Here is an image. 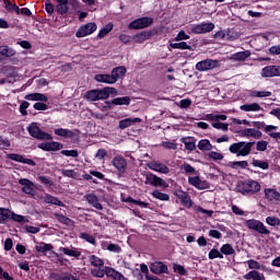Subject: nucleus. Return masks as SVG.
<instances>
[{"mask_svg": "<svg viewBox=\"0 0 280 280\" xmlns=\"http://www.w3.org/2000/svg\"><path fill=\"white\" fill-rule=\"evenodd\" d=\"M253 145H255V142H235L230 145L229 151L236 156H248L253 150Z\"/></svg>", "mask_w": 280, "mask_h": 280, "instance_id": "nucleus-1", "label": "nucleus"}, {"mask_svg": "<svg viewBox=\"0 0 280 280\" xmlns=\"http://www.w3.org/2000/svg\"><path fill=\"white\" fill-rule=\"evenodd\" d=\"M238 191L243 194V196H253V194H258L261 191V185L258 184L257 180H246L243 186H238Z\"/></svg>", "mask_w": 280, "mask_h": 280, "instance_id": "nucleus-2", "label": "nucleus"}, {"mask_svg": "<svg viewBox=\"0 0 280 280\" xmlns=\"http://www.w3.org/2000/svg\"><path fill=\"white\" fill-rule=\"evenodd\" d=\"M207 119L212 122V128L222 130L223 132L229 130V124L221 122L226 121V115L208 114Z\"/></svg>", "mask_w": 280, "mask_h": 280, "instance_id": "nucleus-3", "label": "nucleus"}, {"mask_svg": "<svg viewBox=\"0 0 280 280\" xmlns=\"http://www.w3.org/2000/svg\"><path fill=\"white\" fill-rule=\"evenodd\" d=\"M245 225L250 230L255 231L256 233H259L260 235H270V230L264 225V222L256 220V219H249L245 221Z\"/></svg>", "mask_w": 280, "mask_h": 280, "instance_id": "nucleus-4", "label": "nucleus"}, {"mask_svg": "<svg viewBox=\"0 0 280 280\" xmlns=\"http://www.w3.org/2000/svg\"><path fill=\"white\" fill-rule=\"evenodd\" d=\"M28 133L31 135V137H34V139H40L44 141H51V139H54V137H51V135L40 130V127H38V124L36 122H32L28 127H27Z\"/></svg>", "mask_w": 280, "mask_h": 280, "instance_id": "nucleus-5", "label": "nucleus"}, {"mask_svg": "<svg viewBox=\"0 0 280 280\" xmlns=\"http://www.w3.org/2000/svg\"><path fill=\"white\" fill-rule=\"evenodd\" d=\"M220 67V60L218 59H205L196 63L195 69L200 72L213 71Z\"/></svg>", "mask_w": 280, "mask_h": 280, "instance_id": "nucleus-6", "label": "nucleus"}, {"mask_svg": "<svg viewBox=\"0 0 280 280\" xmlns=\"http://www.w3.org/2000/svg\"><path fill=\"white\" fill-rule=\"evenodd\" d=\"M254 126H257V128H261L266 135H268L271 139H275L276 141L280 139V132L278 126L275 125H266L264 122H254Z\"/></svg>", "mask_w": 280, "mask_h": 280, "instance_id": "nucleus-7", "label": "nucleus"}, {"mask_svg": "<svg viewBox=\"0 0 280 280\" xmlns=\"http://www.w3.org/2000/svg\"><path fill=\"white\" fill-rule=\"evenodd\" d=\"M144 183L145 185H152L153 187H163L164 189H167V187H170L167 182L152 173H148L145 175Z\"/></svg>", "mask_w": 280, "mask_h": 280, "instance_id": "nucleus-8", "label": "nucleus"}, {"mask_svg": "<svg viewBox=\"0 0 280 280\" xmlns=\"http://www.w3.org/2000/svg\"><path fill=\"white\" fill-rule=\"evenodd\" d=\"M152 23H154L152 18H140L129 24V30H143L145 27H150Z\"/></svg>", "mask_w": 280, "mask_h": 280, "instance_id": "nucleus-9", "label": "nucleus"}, {"mask_svg": "<svg viewBox=\"0 0 280 280\" xmlns=\"http://www.w3.org/2000/svg\"><path fill=\"white\" fill-rule=\"evenodd\" d=\"M96 30L97 24L90 22L88 24L80 26L75 36L77 38H84L85 36H91V34H93V32H95Z\"/></svg>", "mask_w": 280, "mask_h": 280, "instance_id": "nucleus-10", "label": "nucleus"}, {"mask_svg": "<svg viewBox=\"0 0 280 280\" xmlns=\"http://www.w3.org/2000/svg\"><path fill=\"white\" fill-rule=\"evenodd\" d=\"M213 30H215V24L209 22L191 26L190 32L191 34H209V32H213Z\"/></svg>", "mask_w": 280, "mask_h": 280, "instance_id": "nucleus-11", "label": "nucleus"}, {"mask_svg": "<svg viewBox=\"0 0 280 280\" xmlns=\"http://www.w3.org/2000/svg\"><path fill=\"white\" fill-rule=\"evenodd\" d=\"M188 183L199 190L209 189L210 187L209 182L201 179L200 175L188 176Z\"/></svg>", "mask_w": 280, "mask_h": 280, "instance_id": "nucleus-12", "label": "nucleus"}, {"mask_svg": "<svg viewBox=\"0 0 280 280\" xmlns=\"http://www.w3.org/2000/svg\"><path fill=\"white\" fill-rule=\"evenodd\" d=\"M261 78H280V66H267L261 69Z\"/></svg>", "mask_w": 280, "mask_h": 280, "instance_id": "nucleus-13", "label": "nucleus"}, {"mask_svg": "<svg viewBox=\"0 0 280 280\" xmlns=\"http://www.w3.org/2000/svg\"><path fill=\"white\" fill-rule=\"evenodd\" d=\"M112 165L119 172V174L126 173V167H128V162H126V159L121 155H117L113 159Z\"/></svg>", "mask_w": 280, "mask_h": 280, "instance_id": "nucleus-14", "label": "nucleus"}, {"mask_svg": "<svg viewBox=\"0 0 280 280\" xmlns=\"http://www.w3.org/2000/svg\"><path fill=\"white\" fill-rule=\"evenodd\" d=\"M7 159H10V161H15V163H23L24 165H31L32 167L36 165V162H34V160L26 159L25 156L16 153L7 154Z\"/></svg>", "mask_w": 280, "mask_h": 280, "instance_id": "nucleus-15", "label": "nucleus"}, {"mask_svg": "<svg viewBox=\"0 0 280 280\" xmlns=\"http://www.w3.org/2000/svg\"><path fill=\"white\" fill-rule=\"evenodd\" d=\"M106 92L103 90H92L90 92H86L84 97L89 102H98V100H106Z\"/></svg>", "mask_w": 280, "mask_h": 280, "instance_id": "nucleus-16", "label": "nucleus"}, {"mask_svg": "<svg viewBox=\"0 0 280 280\" xmlns=\"http://www.w3.org/2000/svg\"><path fill=\"white\" fill-rule=\"evenodd\" d=\"M147 167H149V170H152L153 172H158L159 174H170V167L161 162H149L147 164Z\"/></svg>", "mask_w": 280, "mask_h": 280, "instance_id": "nucleus-17", "label": "nucleus"}, {"mask_svg": "<svg viewBox=\"0 0 280 280\" xmlns=\"http://www.w3.org/2000/svg\"><path fill=\"white\" fill-rule=\"evenodd\" d=\"M241 137H246V139H261L264 133L255 128H246L240 131Z\"/></svg>", "mask_w": 280, "mask_h": 280, "instance_id": "nucleus-18", "label": "nucleus"}, {"mask_svg": "<svg viewBox=\"0 0 280 280\" xmlns=\"http://www.w3.org/2000/svg\"><path fill=\"white\" fill-rule=\"evenodd\" d=\"M19 184L23 186L22 191L28 196H34L36 190L34 189V183L26 178L19 179Z\"/></svg>", "mask_w": 280, "mask_h": 280, "instance_id": "nucleus-19", "label": "nucleus"}, {"mask_svg": "<svg viewBox=\"0 0 280 280\" xmlns=\"http://www.w3.org/2000/svg\"><path fill=\"white\" fill-rule=\"evenodd\" d=\"M265 198L269 200V202H272L273 205H277L280 202V192L277 191L275 188H265Z\"/></svg>", "mask_w": 280, "mask_h": 280, "instance_id": "nucleus-20", "label": "nucleus"}, {"mask_svg": "<svg viewBox=\"0 0 280 280\" xmlns=\"http://www.w3.org/2000/svg\"><path fill=\"white\" fill-rule=\"evenodd\" d=\"M112 104L114 106H128V104H130V97L122 96L114 98L112 102L107 101L106 106H104V108H110Z\"/></svg>", "mask_w": 280, "mask_h": 280, "instance_id": "nucleus-21", "label": "nucleus"}, {"mask_svg": "<svg viewBox=\"0 0 280 280\" xmlns=\"http://www.w3.org/2000/svg\"><path fill=\"white\" fill-rule=\"evenodd\" d=\"M150 270L154 275H164L167 273V265L163 264L162 261H155L151 264Z\"/></svg>", "mask_w": 280, "mask_h": 280, "instance_id": "nucleus-22", "label": "nucleus"}, {"mask_svg": "<svg viewBox=\"0 0 280 280\" xmlns=\"http://www.w3.org/2000/svg\"><path fill=\"white\" fill-rule=\"evenodd\" d=\"M240 109L244 110V113H259V110H262L261 105L258 103L241 105Z\"/></svg>", "mask_w": 280, "mask_h": 280, "instance_id": "nucleus-23", "label": "nucleus"}, {"mask_svg": "<svg viewBox=\"0 0 280 280\" xmlns=\"http://www.w3.org/2000/svg\"><path fill=\"white\" fill-rule=\"evenodd\" d=\"M85 200L89 202V205H92L94 209H98V211H102L103 207L102 203H100V198L95 196L94 194H88L84 196Z\"/></svg>", "mask_w": 280, "mask_h": 280, "instance_id": "nucleus-24", "label": "nucleus"}, {"mask_svg": "<svg viewBox=\"0 0 280 280\" xmlns=\"http://www.w3.org/2000/svg\"><path fill=\"white\" fill-rule=\"evenodd\" d=\"M141 118H126L119 121L120 130H126V128H130L133 124H139Z\"/></svg>", "mask_w": 280, "mask_h": 280, "instance_id": "nucleus-25", "label": "nucleus"}, {"mask_svg": "<svg viewBox=\"0 0 280 280\" xmlns=\"http://www.w3.org/2000/svg\"><path fill=\"white\" fill-rule=\"evenodd\" d=\"M180 142L184 143L185 149L189 152H194V150H196V139L191 137H185L180 139Z\"/></svg>", "mask_w": 280, "mask_h": 280, "instance_id": "nucleus-26", "label": "nucleus"}, {"mask_svg": "<svg viewBox=\"0 0 280 280\" xmlns=\"http://www.w3.org/2000/svg\"><path fill=\"white\" fill-rule=\"evenodd\" d=\"M58 14H67L69 12V0H56Z\"/></svg>", "mask_w": 280, "mask_h": 280, "instance_id": "nucleus-27", "label": "nucleus"}, {"mask_svg": "<svg viewBox=\"0 0 280 280\" xmlns=\"http://www.w3.org/2000/svg\"><path fill=\"white\" fill-rule=\"evenodd\" d=\"M16 55V50L10 48L9 46H0V60L2 58H12Z\"/></svg>", "mask_w": 280, "mask_h": 280, "instance_id": "nucleus-28", "label": "nucleus"}, {"mask_svg": "<svg viewBox=\"0 0 280 280\" xmlns=\"http://www.w3.org/2000/svg\"><path fill=\"white\" fill-rule=\"evenodd\" d=\"M94 80H96V82H103L104 84H115L113 74H96Z\"/></svg>", "mask_w": 280, "mask_h": 280, "instance_id": "nucleus-29", "label": "nucleus"}, {"mask_svg": "<svg viewBox=\"0 0 280 280\" xmlns=\"http://www.w3.org/2000/svg\"><path fill=\"white\" fill-rule=\"evenodd\" d=\"M35 249L40 255H45L46 253H49L50 250H54V245L52 244H47V243H37L36 246H35Z\"/></svg>", "mask_w": 280, "mask_h": 280, "instance_id": "nucleus-30", "label": "nucleus"}, {"mask_svg": "<svg viewBox=\"0 0 280 280\" xmlns=\"http://www.w3.org/2000/svg\"><path fill=\"white\" fill-rule=\"evenodd\" d=\"M182 170L186 176H200V172L196 171L194 166L188 163L182 165Z\"/></svg>", "mask_w": 280, "mask_h": 280, "instance_id": "nucleus-31", "label": "nucleus"}, {"mask_svg": "<svg viewBox=\"0 0 280 280\" xmlns=\"http://www.w3.org/2000/svg\"><path fill=\"white\" fill-rule=\"evenodd\" d=\"M25 100L28 102H47V96L43 93L26 94Z\"/></svg>", "mask_w": 280, "mask_h": 280, "instance_id": "nucleus-32", "label": "nucleus"}, {"mask_svg": "<svg viewBox=\"0 0 280 280\" xmlns=\"http://www.w3.org/2000/svg\"><path fill=\"white\" fill-rule=\"evenodd\" d=\"M246 280H266V276L257 270H252L244 276Z\"/></svg>", "mask_w": 280, "mask_h": 280, "instance_id": "nucleus-33", "label": "nucleus"}, {"mask_svg": "<svg viewBox=\"0 0 280 280\" xmlns=\"http://www.w3.org/2000/svg\"><path fill=\"white\" fill-rule=\"evenodd\" d=\"M250 57V51L245 50V51H241V52H236L231 55L230 60H236L238 62H244V60H246V58Z\"/></svg>", "mask_w": 280, "mask_h": 280, "instance_id": "nucleus-34", "label": "nucleus"}, {"mask_svg": "<svg viewBox=\"0 0 280 280\" xmlns=\"http://www.w3.org/2000/svg\"><path fill=\"white\" fill-rule=\"evenodd\" d=\"M126 67H117L112 70V77L114 78L115 82L119 80V78H124L126 75Z\"/></svg>", "mask_w": 280, "mask_h": 280, "instance_id": "nucleus-35", "label": "nucleus"}, {"mask_svg": "<svg viewBox=\"0 0 280 280\" xmlns=\"http://www.w3.org/2000/svg\"><path fill=\"white\" fill-rule=\"evenodd\" d=\"M197 147L202 152H209V151L213 150V144H211V141H209L207 139L200 140L198 142Z\"/></svg>", "mask_w": 280, "mask_h": 280, "instance_id": "nucleus-36", "label": "nucleus"}, {"mask_svg": "<svg viewBox=\"0 0 280 280\" xmlns=\"http://www.w3.org/2000/svg\"><path fill=\"white\" fill-rule=\"evenodd\" d=\"M89 261H90L91 266H94V268H104V259H102L95 255H90Z\"/></svg>", "mask_w": 280, "mask_h": 280, "instance_id": "nucleus-37", "label": "nucleus"}, {"mask_svg": "<svg viewBox=\"0 0 280 280\" xmlns=\"http://www.w3.org/2000/svg\"><path fill=\"white\" fill-rule=\"evenodd\" d=\"M55 135H57V137H63V139H71V137H73V131L65 128H57L55 129Z\"/></svg>", "mask_w": 280, "mask_h": 280, "instance_id": "nucleus-38", "label": "nucleus"}, {"mask_svg": "<svg viewBox=\"0 0 280 280\" xmlns=\"http://www.w3.org/2000/svg\"><path fill=\"white\" fill-rule=\"evenodd\" d=\"M10 215H12V210L0 208V224H5L10 220Z\"/></svg>", "mask_w": 280, "mask_h": 280, "instance_id": "nucleus-39", "label": "nucleus"}, {"mask_svg": "<svg viewBox=\"0 0 280 280\" xmlns=\"http://www.w3.org/2000/svg\"><path fill=\"white\" fill-rule=\"evenodd\" d=\"M44 202H46V205H56L57 207H63L62 201H60L58 198L51 196V195H45L44 196Z\"/></svg>", "mask_w": 280, "mask_h": 280, "instance_id": "nucleus-40", "label": "nucleus"}, {"mask_svg": "<svg viewBox=\"0 0 280 280\" xmlns=\"http://www.w3.org/2000/svg\"><path fill=\"white\" fill-rule=\"evenodd\" d=\"M50 279L51 280H75V278H73V276L69 273H56V272L50 273Z\"/></svg>", "mask_w": 280, "mask_h": 280, "instance_id": "nucleus-41", "label": "nucleus"}, {"mask_svg": "<svg viewBox=\"0 0 280 280\" xmlns=\"http://www.w3.org/2000/svg\"><path fill=\"white\" fill-rule=\"evenodd\" d=\"M59 253H63V255H67L68 257H80V253L75 248H67V247H60Z\"/></svg>", "mask_w": 280, "mask_h": 280, "instance_id": "nucleus-42", "label": "nucleus"}, {"mask_svg": "<svg viewBox=\"0 0 280 280\" xmlns=\"http://www.w3.org/2000/svg\"><path fill=\"white\" fill-rule=\"evenodd\" d=\"M9 220H12L13 222H18V224H25L28 222L27 218L21 214H16L12 211Z\"/></svg>", "mask_w": 280, "mask_h": 280, "instance_id": "nucleus-43", "label": "nucleus"}, {"mask_svg": "<svg viewBox=\"0 0 280 280\" xmlns=\"http://www.w3.org/2000/svg\"><path fill=\"white\" fill-rule=\"evenodd\" d=\"M3 3H4V8L10 12H15V14H21V9L19 8V5L13 4L12 2H10V0H3Z\"/></svg>", "mask_w": 280, "mask_h": 280, "instance_id": "nucleus-44", "label": "nucleus"}, {"mask_svg": "<svg viewBox=\"0 0 280 280\" xmlns=\"http://www.w3.org/2000/svg\"><path fill=\"white\" fill-rule=\"evenodd\" d=\"M171 49H188L191 51V46L187 44L186 42H179V43H171L170 44Z\"/></svg>", "mask_w": 280, "mask_h": 280, "instance_id": "nucleus-45", "label": "nucleus"}, {"mask_svg": "<svg viewBox=\"0 0 280 280\" xmlns=\"http://www.w3.org/2000/svg\"><path fill=\"white\" fill-rule=\"evenodd\" d=\"M113 23H108L105 25L98 33L97 38H104V36H107V34H110L113 32Z\"/></svg>", "mask_w": 280, "mask_h": 280, "instance_id": "nucleus-46", "label": "nucleus"}, {"mask_svg": "<svg viewBox=\"0 0 280 280\" xmlns=\"http://www.w3.org/2000/svg\"><path fill=\"white\" fill-rule=\"evenodd\" d=\"M230 167L232 170H246L248 167V162L247 161H237V162H231Z\"/></svg>", "mask_w": 280, "mask_h": 280, "instance_id": "nucleus-47", "label": "nucleus"}, {"mask_svg": "<svg viewBox=\"0 0 280 280\" xmlns=\"http://www.w3.org/2000/svg\"><path fill=\"white\" fill-rule=\"evenodd\" d=\"M104 272L107 277L114 280H116L120 273L119 271L115 270V268L112 267H104Z\"/></svg>", "mask_w": 280, "mask_h": 280, "instance_id": "nucleus-48", "label": "nucleus"}, {"mask_svg": "<svg viewBox=\"0 0 280 280\" xmlns=\"http://www.w3.org/2000/svg\"><path fill=\"white\" fill-rule=\"evenodd\" d=\"M271 95H272V92L266 91V90L264 91L255 90L250 92L252 97H270Z\"/></svg>", "mask_w": 280, "mask_h": 280, "instance_id": "nucleus-49", "label": "nucleus"}, {"mask_svg": "<svg viewBox=\"0 0 280 280\" xmlns=\"http://www.w3.org/2000/svg\"><path fill=\"white\" fill-rule=\"evenodd\" d=\"M221 255H235V249L231 244H224L220 248Z\"/></svg>", "mask_w": 280, "mask_h": 280, "instance_id": "nucleus-50", "label": "nucleus"}, {"mask_svg": "<svg viewBox=\"0 0 280 280\" xmlns=\"http://www.w3.org/2000/svg\"><path fill=\"white\" fill-rule=\"evenodd\" d=\"M150 38V33L148 32H141L133 36V40L136 43H143L144 40H148Z\"/></svg>", "mask_w": 280, "mask_h": 280, "instance_id": "nucleus-51", "label": "nucleus"}, {"mask_svg": "<svg viewBox=\"0 0 280 280\" xmlns=\"http://www.w3.org/2000/svg\"><path fill=\"white\" fill-rule=\"evenodd\" d=\"M209 259H224V255H222L221 250L212 248L208 254Z\"/></svg>", "mask_w": 280, "mask_h": 280, "instance_id": "nucleus-52", "label": "nucleus"}, {"mask_svg": "<svg viewBox=\"0 0 280 280\" xmlns=\"http://www.w3.org/2000/svg\"><path fill=\"white\" fill-rule=\"evenodd\" d=\"M253 167H259L260 170H268L269 165L268 162H264L261 160H252Z\"/></svg>", "mask_w": 280, "mask_h": 280, "instance_id": "nucleus-53", "label": "nucleus"}, {"mask_svg": "<svg viewBox=\"0 0 280 280\" xmlns=\"http://www.w3.org/2000/svg\"><path fill=\"white\" fill-rule=\"evenodd\" d=\"M246 264H247L249 270H261V265L257 260L249 259L246 261Z\"/></svg>", "mask_w": 280, "mask_h": 280, "instance_id": "nucleus-54", "label": "nucleus"}, {"mask_svg": "<svg viewBox=\"0 0 280 280\" xmlns=\"http://www.w3.org/2000/svg\"><path fill=\"white\" fill-rule=\"evenodd\" d=\"M152 196H153V198H156L158 200H164V201L170 200V195L161 192L159 190H154L152 192Z\"/></svg>", "mask_w": 280, "mask_h": 280, "instance_id": "nucleus-55", "label": "nucleus"}, {"mask_svg": "<svg viewBox=\"0 0 280 280\" xmlns=\"http://www.w3.org/2000/svg\"><path fill=\"white\" fill-rule=\"evenodd\" d=\"M209 159H212V161H222L224 159V155L220 152L210 151L208 153Z\"/></svg>", "mask_w": 280, "mask_h": 280, "instance_id": "nucleus-56", "label": "nucleus"}, {"mask_svg": "<svg viewBox=\"0 0 280 280\" xmlns=\"http://www.w3.org/2000/svg\"><path fill=\"white\" fill-rule=\"evenodd\" d=\"M256 150L258 152H266L268 150V141L261 140L256 143Z\"/></svg>", "mask_w": 280, "mask_h": 280, "instance_id": "nucleus-57", "label": "nucleus"}, {"mask_svg": "<svg viewBox=\"0 0 280 280\" xmlns=\"http://www.w3.org/2000/svg\"><path fill=\"white\" fill-rule=\"evenodd\" d=\"M266 223L269 224V226H279L280 220L277 217H267Z\"/></svg>", "mask_w": 280, "mask_h": 280, "instance_id": "nucleus-58", "label": "nucleus"}, {"mask_svg": "<svg viewBox=\"0 0 280 280\" xmlns=\"http://www.w3.org/2000/svg\"><path fill=\"white\" fill-rule=\"evenodd\" d=\"M180 198H182V203L184 205V207H188V208L191 207L192 203H191V198H189V195L184 192L180 196Z\"/></svg>", "mask_w": 280, "mask_h": 280, "instance_id": "nucleus-59", "label": "nucleus"}, {"mask_svg": "<svg viewBox=\"0 0 280 280\" xmlns=\"http://www.w3.org/2000/svg\"><path fill=\"white\" fill-rule=\"evenodd\" d=\"M176 43H180V40H189V35L185 33V31H180L176 36H175Z\"/></svg>", "mask_w": 280, "mask_h": 280, "instance_id": "nucleus-60", "label": "nucleus"}, {"mask_svg": "<svg viewBox=\"0 0 280 280\" xmlns=\"http://www.w3.org/2000/svg\"><path fill=\"white\" fill-rule=\"evenodd\" d=\"M80 237L81 240H85V242H89V244H95V237H93L91 234L81 233Z\"/></svg>", "mask_w": 280, "mask_h": 280, "instance_id": "nucleus-61", "label": "nucleus"}, {"mask_svg": "<svg viewBox=\"0 0 280 280\" xmlns=\"http://www.w3.org/2000/svg\"><path fill=\"white\" fill-rule=\"evenodd\" d=\"M107 250H109V253L119 254V253H121V247L117 244H109V245H107Z\"/></svg>", "mask_w": 280, "mask_h": 280, "instance_id": "nucleus-62", "label": "nucleus"}, {"mask_svg": "<svg viewBox=\"0 0 280 280\" xmlns=\"http://www.w3.org/2000/svg\"><path fill=\"white\" fill-rule=\"evenodd\" d=\"M61 154H63V156H71L72 159H75L78 156V151L77 150H62Z\"/></svg>", "mask_w": 280, "mask_h": 280, "instance_id": "nucleus-63", "label": "nucleus"}, {"mask_svg": "<svg viewBox=\"0 0 280 280\" xmlns=\"http://www.w3.org/2000/svg\"><path fill=\"white\" fill-rule=\"evenodd\" d=\"M49 144H50V152H57V150H62V143L60 142L52 141V142H49Z\"/></svg>", "mask_w": 280, "mask_h": 280, "instance_id": "nucleus-64", "label": "nucleus"}]
</instances>
